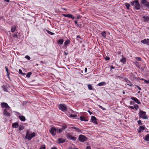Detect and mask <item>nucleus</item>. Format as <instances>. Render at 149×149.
Masks as SVG:
<instances>
[{
	"label": "nucleus",
	"instance_id": "1",
	"mask_svg": "<svg viewBox=\"0 0 149 149\" xmlns=\"http://www.w3.org/2000/svg\"><path fill=\"white\" fill-rule=\"evenodd\" d=\"M35 136V134L34 132H33L31 134L30 133V132L29 131H27L25 136V139H27L28 140H30L31 139L34 137Z\"/></svg>",
	"mask_w": 149,
	"mask_h": 149
},
{
	"label": "nucleus",
	"instance_id": "2",
	"mask_svg": "<svg viewBox=\"0 0 149 149\" xmlns=\"http://www.w3.org/2000/svg\"><path fill=\"white\" fill-rule=\"evenodd\" d=\"M146 113L145 112L143 111H140L139 113V117L144 119H147L148 118V116L146 115Z\"/></svg>",
	"mask_w": 149,
	"mask_h": 149
},
{
	"label": "nucleus",
	"instance_id": "3",
	"mask_svg": "<svg viewBox=\"0 0 149 149\" xmlns=\"http://www.w3.org/2000/svg\"><path fill=\"white\" fill-rule=\"evenodd\" d=\"M79 140L81 142H84L85 141H87V138L84 135H80L79 136Z\"/></svg>",
	"mask_w": 149,
	"mask_h": 149
},
{
	"label": "nucleus",
	"instance_id": "4",
	"mask_svg": "<svg viewBox=\"0 0 149 149\" xmlns=\"http://www.w3.org/2000/svg\"><path fill=\"white\" fill-rule=\"evenodd\" d=\"M58 108L60 110L63 111H65L67 110V107L66 105L63 104L59 105Z\"/></svg>",
	"mask_w": 149,
	"mask_h": 149
},
{
	"label": "nucleus",
	"instance_id": "5",
	"mask_svg": "<svg viewBox=\"0 0 149 149\" xmlns=\"http://www.w3.org/2000/svg\"><path fill=\"white\" fill-rule=\"evenodd\" d=\"M57 129L55 128L52 127L49 130V132L53 136H54L56 134Z\"/></svg>",
	"mask_w": 149,
	"mask_h": 149
},
{
	"label": "nucleus",
	"instance_id": "6",
	"mask_svg": "<svg viewBox=\"0 0 149 149\" xmlns=\"http://www.w3.org/2000/svg\"><path fill=\"white\" fill-rule=\"evenodd\" d=\"M141 3L149 9V2H148L146 0H142Z\"/></svg>",
	"mask_w": 149,
	"mask_h": 149
},
{
	"label": "nucleus",
	"instance_id": "7",
	"mask_svg": "<svg viewBox=\"0 0 149 149\" xmlns=\"http://www.w3.org/2000/svg\"><path fill=\"white\" fill-rule=\"evenodd\" d=\"M134 6L136 9L138 10L140 9V5L139 3V1L138 0L135 1V3Z\"/></svg>",
	"mask_w": 149,
	"mask_h": 149
},
{
	"label": "nucleus",
	"instance_id": "8",
	"mask_svg": "<svg viewBox=\"0 0 149 149\" xmlns=\"http://www.w3.org/2000/svg\"><path fill=\"white\" fill-rule=\"evenodd\" d=\"M1 106L2 108H5L8 109L10 108V107L9 106L8 104L5 102L1 103Z\"/></svg>",
	"mask_w": 149,
	"mask_h": 149
},
{
	"label": "nucleus",
	"instance_id": "9",
	"mask_svg": "<svg viewBox=\"0 0 149 149\" xmlns=\"http://www.w3.org/2000/svg\"><path fill=\"white\" fill-rule=\"evenodd\" d=\"M141 42L143 43L146 44L147 45H149V39H144L143 40H141Z\"/></svg>",
	"mask_w": 149,
	"mask_h": 149
},
{
	"label": "nucleus",
	"instance_id": "10",
	"mask_svg": "<svg viewBox=\"0 0 149 149\" xmlns=\"http://www.w3.org/2000/svg\"><path fill=\"white\" fill-rule=\"evenodd\" d=\"M91 120L92 121V122L96 124H97V123L96 120V118L95 116H92L91 117Z\"/></svg>",
	"mask_w": 149,
	"mask_h": 149
},
{
	"label": "nucleus",
	"instance_id": "11",
	"mask_svg": "<svg viewBox=\"0 0 149 149\" xmlns=\"http://www.w3.org/2000/svg\"><path fill=\"white\" fill-rule=\"evenodd\" d=\"M63 15L64 17L71 18L73 19L74 18V17L71 14H64Z\"/></svg>",
	"mask_w": 149,
	"mask_h": 149
},
{
	"label": "nucleus",
	"instance_id": "12",
	"mask_svg": "<svg viewBox=\"0 0 149 149\" xmlns=\"http://www.w3.org/2000/svg\"><path fill=\"white\" fill-rule=\"evenodd\" d=\"M132 100H134L135 102L138 104H141V102L139 100L136 98L132 97L131 98Z\"/></svg>",
	"mask_w": 149,
	"mask_h": 149
},
{
	"label": "nucleus",
	"instance_id": "13",
	"mask_svg": "<svg viewBox=\"0 0 149 149\" xmlns=\"http://www.w3.org/2000/svg\"><path fill=\"white\" fill-rule=\"evenodd\" d=\"M65 141V139L63 138H59L57 140V143H63Z\"/></svg>",
	"mask_w": 149,
	"mask_h": 149
},
{
	"label": "nucleus",
	"instance_id": "14",
	"mask_svg": "<svg viewBox=\"0 0 149 149\" xmlns=\"http://www.w3.org/2000/svg\"><path fill=\"white\" fill-rule=\"evenodd\" d=\"M3 114L4 115L9 116H10V113L7 111L6 109H5L3 112Z\"/></svg>",
	"mask_w": 149,
	"mask_h": 149
},
{
	"label": "nucleus",
	"instance_id": "15",
	"mask_svg": "<svg viewBox=\"0 0 149 149\" xmlns=\"http://www.w3.org/2000/svg\"><path fill=\"white\" fill-rule=\"evenodd\" d=\"M12 126L13 127L17 128L19 126V125L18 123H13Z\"/></svg>",
	"mask_w": 149,
	"mask_h": 149
},
{
	"label": "nucleus",
	"instance_id": "16",
	"mask_svg": "<svg viewBox=\"0 0 149 149\" xmlns=\"http://www.w3.org/2000/svg\"><path fill=\"white\" fill-rule=\"evenodd\" d=\"M143 18L144 19V21L145 22L149 21V17L148 16H143Z\"/></svg>",
	"mask_w": 149,
	"mask_h": 149
},
{
	"label": "nucleus",
	"instance_id": "17",
	"mask_svg": "<svg viewBox=\"0 0 149 149\" xmlns=\"http://www.w3.org/2000/svg\"><path fill=\"white\" fill-rule=\"evenodd\" d=\"M80 119L81 121H88V120H86V118L84 116H81L80 117Z\"/></svg>",
	"mask_w": 149,
	"mask_h": 149
},
{
	"label": "nucleus",
	"instance_id": "18",
	"mask_svg": "<svg viewBox=\"0 0 149 149\" xmlns=\"http://www.w3.org/2000/svg\"><path fill=\"white\" fill-rule=\"evenodd\" d=\"M67 128V126L65 124H63L62 125V128H61L62 130H64Z\"/></svg>",
	"mask_w": 149,
	"mask_h": 149
},
{
	"label": "nucleus",
	"instance_id": "19",
	"mask_svg": "<svg viewBox=\"0 0 149 149\" xmlns=\"http://www.w3.org/2000/svg\"><path fill=\"white\" fill-rule=\"evenodd\" d=\"M19 118L22 121H24L25 120V117L23 116H19Z\"/></svg>",
	"mask_w": 149,
	"mask_h": 149
},
{
	"label": "nucleus",
	"instance_id": "20",
	"mask_svg": "<svg viewBox=\"0 0 149 149\" xmlns=\"http://www.w3.org/2000/svg\"><path fill=\"white\" fill-rule=\"evenodd\" d=\"M125 81L126 82L127 85L132 86V85L131 84V83L130 81L128 80L127 79L125 78Z\"/></svg>",
	"mask_w": 149,
	"mask_h": 149
},
{
	"label": "nucleus",
	"instance_id": "21",
	"mask_svg": "<svg viewBox=\"0 0 149 149\" xmlns=\"http://www.w3.org/2000/svg\"><path fill=\"white\" fill-rule=\"evenodd\" d=\"M144 139L146 141H149V134H147L145 137L144 138Z\"/></svg>",
	"mask_w": 149,
	"mask_h": 149
},
{
	"label": "nucleus",
	"instance_id": "22",
	"mask_svg": "<svg viewBox=\"0 0 149 149\" xmlns=\"http://www.w3.org/2000/svg\"><path fill=\"white\" fill-rule=\"evenodd\" d=\"M63 40L61 39L59 40H58L57 42V43L58 45H61L63 44Z\"/></svg>",
	"mask_w": 149,
	"mask_h": 149
},
{
	"label": "nucleus",
	"instance_id": "23",
	"mask_svg": "<svg viewBox=\"0 0 149 149\" xmlns=\"http://www.w3.org/2000/svg\"><path fill=\"white\" fill-rule=\"evenodd\" d=\"M57 129L56 132L58 133H61L63 131L61 128H56Z\"/></svg>",
	"mask_w": 149,
	"mask_h": 149
},
{
	"label": "nucleus",
	"instance_id": "24",
	"mask_svg": "<svg viewBox=\"0 0 149 149\" xmlns=\"http://www.w3.org/2000/svg\"><path fill=\"white\" fill-rule=\"evenodd\" d=\"M120 61L123 63V64H125L126 62V60L125 58H123L122 59L120 60Z\"/></svg>",
	"mask_w": 149,
	"mask_h": 149
},
{
	"label": "nucleus",
	"instance_id": "25",
	"mask_svg": "<svg viewBox=\"0 0 149 149\" xmlns=\"http://www.w3.org/2000/svg\"><path fill=\"white\" fill-rule=\"evenodd\" d=\"M72 129H74L75 130V131L79 132L80 131V130L78 128L76 127H71Z\"/></svg>",
	"mask_w": 149,
	"mask_h": 149
},
{
	"label": "nucleus",
	"instance_id": "26",
	"mask_svg": "<svg viewBox=\"0 0 149 149\" xmlns=\"http://www.w3.org/2000/svg\"><path fill=\"white\" fill-rule=\"evenodd\" d=\"M102 36L104 37L105 38L106 37V32L104 31L101 33Z\"/></svg>",
	"mask_w": 149,
	"mask_h": 149
},
{
	"label": "nucleus",
	"instance_id": "27",
	"mask_svg": "<svg viewBox=\"0 0 149 149\" xmlns=\"http://www.w3.org/2000/svg\"><path fill=\"white\" fill-rule=\"evenodd\" d=\"M106 83L105 82H101L98 84V85L99 86H102V85H106Z\"/></svg>",
	"mask_w": 149,
	"mask_h": 149
},
{
	"label": "nucleus",
	"instance_id": "28",
	"mask_svg": "<svg viewBox=\"0 0 149 149\" xmlns=\"http://www.w3.org/2000/svg\"><path fill=\"white\" fill-rule=\"evenodd\" d=\"M19 74H21V75H25L26 74L23 73L22 72V70H21L19 69Z\"/></svg>",
	"mask_w": 149,
	"mask_h": 149
},
{
	"label": "nucleus",
	"instance_id": "29",
	"mask_svg": "<svg viewBox=\"0 0 149 149\" xmlns=\"http://www.w3.org/2000/svg\"><path fill=\"white\" fill-rule=\"evenodd\" d=\"M125 6H126L127 9H129V7L130 6V5L129 3H126L125 4Z\"/></svg>",
	"mask_w": 149,
	"mask_h": 149
},
{
	"label": "nucleus",
	"instance_id": "30",
	"mask_svg": "<svg viewBox=\"0 0 149 149\" xmlns=\"http://www.w3.org/2000/svg\"><path fill=\"white\" fill-rule=\"evenodd\" d=\"M66 136L67 138L68 139H71V137L72 136L70 134L68 133L67 134Z\"/></svg>",
	"mask_w": 149,
	"mask_h": 149
},
{
	"label": "nucleus",
	"instance_id": "31",
	"mask_svg": "<svg viewBox=\"0 0 149 149\" xmlns=\"http://www.w3.org/2000/svg\"><path fill=\"white\" fill-rule=\"evenodd\" d=\"M70 42V40H66L65 42H64V45H67Z\"/></svg>",
	"mask_w": 149,
	"mask_h": 149
},
{
	"label": "nucleus",
	"instance_id": "32",
	"mask_svg": "<svg viewBox=\"0 0 149 149\" xmlns=\"http://www.w3.org/2000/svg\"><path fill=\"white\" fill-rule=\"evenodd\" d=\"M16 28V27L15 26H14L13 27H12L11 29V31L12 32H13L15 31Z\"/></svg>",
	"mask_w": 149,
	"mask_h": 149
},
{
	"label": "nucleus",
	"instance_id": "33",
	"mask_svg": "<svg viewBox=\"0 0 149 149\" xmlns=\"http://www.w3.org/2000/svg\"><path fill=\"white\" fill-rule=\"evenodd\" d=\"M31 74V72H29L27 74H26V77H27L29 78L30 77Z\"/></svg>",
	"mask_w": 149,
	"mask_h": 149
},
{
	"label": "nucleus",
	"instance_id": "34",
	"mask_svg": "<svg viewBox=\"0 0 149 149\" xmlns=\"http://www.w3.org/2000/svg\"><path fill=\"white\" fill-rule=\"evenodd\" d=\"M24 129V127L22 126H20L19 128V130H21Z\"/></svg>",
	"mask_w": 149,
	"mask_h": 149
},
{
	"label": "nucleus",
	"instance_id": "35",
	"mask_svg": "<svg viewBox=\"0 0 149 149\" xmlns=\"http://www.w3.org/2000/svg\"><path fill=\"white\" fill-rule=\"evenodd\" d=\"M139 108V106L137 104H135L134 106V108L137 110Z\"/></svg>",
	"mask_w": 149,
	"mask_h": 149
},
{
	"label": "nucleus",
	"instance_id": "36",
	"mask_svg": "<svg viewBox=\"0 0 149 149\" xmlns=\"http://www.w3.org/2000/svg\"><path fill=\"white\" fill-rule=\"evenodd\" d=\"M88 88L90 89V90H92V86H91V84H88Z\"/></svg>",
	"mask_w": 149,
	"mask_h": 149
},
{
	"label": "nucleus",
	"instance_id": "37",
	"mask_svg": "<svg viewBox=\"0 0 149 149\" xmlns=\"http://www.w3.org/2000/svg\"><path fill=\"white\" fill-rule=\"evenodd\" d=\"M144 128H145L144 127L140 126L139 129L142 131L144 130Z\"/></svg>",
	"mask_w": 149,
	"mask_h": 149
},
{
	"label": "nucleus",
	"instance_id": "38",
	"mask_svg": "<svg viewBox=\"0 0 149 149\" xmlns=\"http://www.w3.org/2000/svg\"><path fill=\"white\" fill-rule=\"evenodd\" d=\"M70 116L72 118H75L77 117V115L72 114Z\"/></svg>",
	"mask_w": 149,
	"mask_h": 149
},
{
	"label": "nucleus",
	"instance_id": "39",
	"mask_svg": "<svg viewBox=\"0 0 149 149\" xmlns=\"http://www.w3.org/2000/svg\"><path fill=\"white\" fill-rule=\"evenodd\" d=\"M47 32L49 34L51 35H53L54 34V33L51 32H50V31H48V30H47Z\"/></svg>",
	"mask_w": 149,
	"mask_h": 149
},
{
	"label": "nucleus",
	"instance_id": "40",
	"mask_svg": "<svg viewBox=\"0 0 149 149\" xmlns=\"http://www.w3.org/2000/svg\"><path fill=\"white\" fill-rule=\"evenodd\" d=\"M25 58H26L28 60H29L30 59V57L29 56H28V55L26 56H25Z\"/></svg>",
	"mask_w": 149,
	"mask_h": 149
},
{
	"label": "nucleus",
	"instance_id": "41",
	"mask_svg": "<svg viewBox=\"0 0 149 149\" xmlns=\"http://www.w3.org/2000/svg\"><path fill=\"white\" fill-rule=\"evenodd\" d=\"M5 68H6V71L7 72V73H8V74H9V72H8V68L6 67H5Z\"/></svg>",
	"mask_w": 149,
	"mask_h": 149
},
{
	"label": "nucleus",
	"instance_id": "42",
	"mask_svg": "<svg viewBox=\"0 0 149 149\" xmlns=\"http://www.w3.org/2000/svg\"><path fill=\"white\" fill-rule=\"evenodd\" d=\"M40 149H45V145H42L40 148Z\"/></svg>",
	"mask_w": 149,
	"mask_h": 149
},
{
	"label": "nucleus",
	"instance_id": "43",
	"mask_svg": "<svg viewBox=\"0 0 149 149\" xmlns=\"http://www.w3.org/2000/svg\"><path fill=\"white\" fill-rule=\"evenodd\" d=\"M70 139L72 140L73 141H75L76 139V138L72 136Z\"/></svg>",
	"mask_w": 149,
	"mask_h": 149
},
{
	"label": "nucleus",
	"instance_id": "44",
	"mask_svg": "<svg viewBox=\"0 0 149 149\" xmlns=\"http://www.w3.org/2000/svg\"><path fill=\"white\" fill-rule=\"evenodd\" d=\"M136 58L137 59V60L138 61H141V58L140 57H137Z\"/></svg>",
	"mask_w": 149,
	"mask_h": 149
},
{
	"label": "nucleus",
	"instance_id": "45",
	"mask_svg": "<svg viewBox=\"0 0 149 149\" xmlns=\"http://www.w3.org/2000/svg\"><path fill=\"white\" fill-rule=\"evenodd\" d=\"M138 123L139 125H142V123L141 120H139L138 122Z\"/></svg>",
	"mask_w": 149,
	"mask_h": 149
},
{
	"label": "nucleus",
	"instance_id": "46",
	"mask_svg": "<svg viewBox=\"0 0 149 149\" xmlns=\"http://www.w3.org/2000/svg\"><path fill=\"white\" fill-rule=\"evenodd\" d=\"M131 5L132 6H133L134 5V3L135 4V1H134L131 2Z\"/></svg>",
	"mask_w": 149,
	"mask_h": 149
},
{
	"label": "nucleus",
	"instance_id": "47",
	"mask_svg": "<svg viewBox=\"0 0 149 149\" xmlns=\"http://www.w3.org/2000/svg\"><path fill=\"white\" fill-rule=\"evenodd\" d=\"M105 60L107 61L109 60L110 59V58L109 57H106L105 58Z\"/></svg>",
	"mask_w": 149,
	"mask_h": 149
},
{
	"label": "nucleus",
	"instance_id": "48",
	"mask_svg": "<svg viewBox=\"0 0 149 149\" xmlns=\"http://www.w3.org/2000/svg\"><path fill=\"white\" fill-rule=\"evenodd\" d=\"M144 82L146 84L149 83V79L148 80H145Z\"/></svg>",
	"mask_w": 149,
	"mask_h": 149
},
{
	"label": "nucleus",
	"instance_id": "49",
	"mask_svg": "<svg viewBox=\"0 0 149 149\" xmlns=\"http://www.w3.org/2000/svg\"><path fill=\"white\" fill-rule=\"evenodd\" d=\"M67 149H78L77 148H73L71 147H69Z\"/></svg>",
	"mask_w": 149,
	"mask_h": 149
},
{
	"label": "nucleus",
	"instance_id": "50",
	"mask_svg": "<svg viewBox=\"0 0 149 149\" xmlns=\"http://www.w3.org/2000/svg\"><path fill=\"white\" fill-rule=\"evenodd\" d=\"M86 149H91V148L90 146H88L86 147Z\"/></svg>",
	"mask_w": 149,
	"mask_h": 149
},
{
	"label": "nucleus",
	"instance_id": "51",
	"mask_svg": "<svg viewBox=\"0 0 149 149\" xmlns=\"http://www.w3.org/2000/svg\"><path fill=\"white\" fill-rule=\"evenodd\" d=\"M109 66L111 67V69H113L115 68L114 67H113L112 65H111V66Z\"/></svg>",
	"mask_w": 149,
	"mask_h": 149
},
{
	"label": "nucleus",
	"instance_id": "52",
	"mask_svg": "<svg viewBox=\"0 0 149 149\" xmlns=\"http://www.w3.org/2000/svg\"><path fill=\"white\" fill-rule=\"evenodd\" d=\"M129 108L132 109H134V107H132V106H130L129 107Z\"/></svg>",
	"mask_w": 149,
	"mask_h": 149
},
{
	"label": "nucleus",
	"instance_id": "53",
	"mask_svg": "<svg viewBox=\"0 0 149 149\" xmlns=\"http://www.w3.org/2000/svg\"><path fill=\"white\" fill-rule=\"evenodd\" d=\"M141 131H142L139 129V130H138V132L139 133H140Z\"/></svg>",
	"mask_w": 149,
	"mask_h": 149
},
{
	"label": "nucleus",
	"instance_id": "54",
	"mask_svg": "<svg viewBox=\"0 0 149 149\" xmlns=\"http://www.w3.org/2000/svg\"><path fill=\"white\" fill-rule=\"evenodd\" d=\"M99 107L100 108H101V109H103V110H104L105 109H104L103 108V107H102L101 106H99Z\"/></svg>",
	"mask_w": 149,
	"mask_h": 149
},
{
	"label": "nucleus",
	"instance_id": "55",
	"mask_svg": "<svg viewBox=\"0 0 149 149\" xmlns=\"http://www.w3.org/2000/svg\"><path fill=\"white\" fill-rule=\"evenodd\" d=\"M88 112L89 113L90 115H91L92 113L89 110L88 111Z\"/></svg>",
	"mask_w": 149,
	"mask_h": 149
},
{
	"label": "nucleus",
	"instance_id": "56",
	"mask_svg": "<svg viewBox=\"0 0 149 149\" xmlns=\"http://www.w3.org/2000/svg\"><path fill=\"white\" fill-rule=\"evenodd\" d=\"M4 1H6L7 2H9L10 1L9 0H4Z\"/></svg>",
	"mask_w": 149,
	"mask_h": 149
},
{
	"label": "nucleus",
	"instance_id": "57",
	"mask_svg": "<svg viewBox=\"0 0 149 149\" xmlns=\"http://www.w3.org/2000/svg\"><path fill=\"white\" fill-rule=\"evenodd\" d=\"M87 68H85V72H87Z\"/></svg>",
	"mask_w": 149,
	"mask_h": 149
},
{
	"label": "nucleus",
	"instance_id": "58",
	"mask_svg": "<svg viewBox=\"0 0 149 149\" xmlns=\"http://www.w3.org/2000/svg\"><path fill=\"white\" fill-rule=\"evenodd\" d=\"M137 88H138L140 90H141V88H140L139 87V86H137Z\"/></svg>",
	"mask_w": 149,
	"mask_h": 149
},
{
	"label": "nucleus",
	"instance_id": "59",
	"mask_svg": "<svg viewBox=\"0 0 149 149\" xmlns=\"http://www.w3.org/2000/svg\"><path fill=\"white\" fill-rule=\"evenodd\" d=\"M74 22L75 23V24H77V21L76 20H75L74 21Z\"/></svg>",
	"mask_w": 149,
	"mask_h": 149
},
{
	"label": "nucleus",
	"instance_id": "60",
	"mask_svg": "<svg viewBox=\"0 0 149 149\" xmlns=\"http://www.w3.org/2000/svg\"><path fill=\"white\" fill-rule=\"evenodd\" d=\"M17 35L16 34H15L14 35L13 37H17Z\"/></svg>",
	"mask_w": 149,
	"mask_h": 149
},
{
	"label": "nucleus",
	"instance_id": "61",
	"mask_svg": "<svg viewBox=\"0 0 149 149\" xmlns=\"http://www.w3.org/2000/svg\"><path fill=\"white\" fill-rule=\"evenodd\" d=\"M64 54L65 55H66L68 54V53L65 52H64Z\"/></svg>",
	"mask_w": 149,
	"mask_h": 149
},
{
	"label": "nucleus",
	"instance_id": "62",
	"mask_svg": "<svg viewBox=\"0 0 149 149\" xmlns=\"http://www.w3.org/2000/svg\"><path fill=\"white\" fill-rule=\"evenodd\" d=\"M80 16H77V19H78L80 18Z\"/></svg>",
	"mask_w": 149,
	"mask_h": 149
},
{
	"label": "nucleus",
	"instance_id": "63",
	"mask_svg": "<svg viewBox=\"0 0 149 149\" xmlns=\"http://www.w3.org/2000/svg\"><path fill=\"white\" fill-rule=\"evenodd\" d=\"M51 149H57L55 147H53V148H51Z\"/></svg>",
	"mask_w": 149,
	"mask_h": 149
},
{
	"label": "nucleus",
	"instance_id": "64",
	"mask_svg": "<svg viewBox=\"0 0 149 149\" xmlns=\"http://www.w3.org/2000/svg\"><path fill=\"white\" fill-rule=\"evenodd\" d=\"M141 80H144V81H145V80L144 79H143V78H142V79H141Z\"/></svg>",
	"mask_w": 149,
	"mask_h": 149
}]
</instances>
